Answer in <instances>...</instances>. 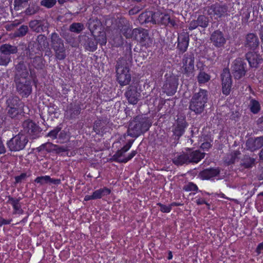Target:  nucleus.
<instances>
[{
    "label": "nucleus",
    "mask_w": 263,
    "mask_h": 263,
    "mask_svg": "<svg viewBox=\"0 0 263 263\" xmlns=\"http://www.w3.org/2000/svg\"><path fill=\"white\" fill-rule=\"evenodd\" d=\"M136 116L129 125L128 135L133 137H137L141 134L147 131L152 125V122L147 118H141Z\"/></svg>",
    "instance_id": "f257e3e1"
},
{
    "label": "nucleus",
    "mask_w": 263,
    "mask_h": 263,
    "mask_svg": "<svg viewBox=\"0 0 263 263\" xmlns=\"http://www.w3.org/2000/svg\"><path fill=\"white\" fill-rule=\"evenodd\" d=\"M208 99V92L206 90L200 89L194 94L190 106V109L195 114H201Z\"/></svg>",
    "instance_id": "f03ea898"
},
{
    "label": "nucleus",
    "mask_w": 263,
    "mask_h": 263,
    "mask_svg": "<svg viewBox=\"0 0 263 263\" xmlns=\"http://www.w3.org/2000/svg\"><path fill=\"white\" fill-rule=\"evenodd\" d=\"M27 143L26 136L23 134H18L8 141L7 145L10 151L18 152L24 149Z\"/></svg>",
    "instance_id": "7ed1b4c3"
},
{
    "label": "nucleus",
    "mask_w": 263,
    "mask_h": 263,
    "mask_svg": "<svg viewBox=\"0 0 263 263\" xmlns=\"http://www.w3.org/2000/svg\"><path fill=\"white\" fill-rule=\"evenodd\" d=\"M7 103L8 106L7 110L10 114H14L15 115H21L22 113L29 114L26 111L28 110L27 106H25L23 104L19 103V100L17 98L9 99Z\"/></svg>",
    "instance_id": "20e7f679"
},
{
    "label": "nucleus",
    "mask_w": 263,
    "mask_h": 263,
    "mask_svg": "<svg viewBox=\"0 0 263 263\" xmlns=\"http://www.w3.org/2000/svg\"><path fill=\"white\" fill-rule=\"evenodd\" d=\"M51 40L52 46L55 51L57 58L60 60H63L66 57V54L64 44L61 39L59 38L57 34L52 33Z\"/></svg>",
    "instance_id": "39448f33"
},
{
    "label": "nucleus",
    "mask_w": 263,
    "mask_h": 263,
    "mask_svg": "<svg viewBox=\"0 0 263 263\" xmlns=\"http://www.w3.org/2000/svg\"><path fill=\"white\" fill-rule=\"evenodd\" d=\"M117 77L121 85L124 86L128 84L131 80L129 68L126 66L118 64L117 67Z\"/></svg>",
    "instance_id": "423d86ee"
},
{
    "label": "nucleus",
    "mask_w": 263,
    "mask_h": 263,
    "mask_svg": "<svg viewBox=\"0 0 263 263\" xmlns=\"http://www.w3.org/2000/svg\"><path fill=\"white\" fill-rule=\"evenodd\" d=\"M133 34L134 35V39L140 42L142 46L147 47L153 43V41L149 37L147 30L135 29Z\"/></svg>",
    "instance_id": "0eeeda50"
},
{
    "label": "nucleus",
    "mask_w": 263,
    "mask_h": 263,
    "mask_svg": "<svg viewBox=\"0 0 263 263\" xmlns=\"http://www.w3.org/2000/svg\"><path fill=\"white\" fill-rule=\"evenodd\" d=\"M182 71V72L187 76H192L194 75L195 66L194 58L193 56L190 55L189 57H185L183 59Z\"/></svg>",
    "instance_id": "6e6552de"
},
{
    "label": "nucleus",
    "mask_w": 263,
    "mask_h": 263,
    "mask_svg": "<svg viewBox=\"0 0 263 263\" xmlns=\"http://www.w3.org/2000/svg\"><path fill=\"white\" fill-rule=\"evenodd\" d=\"M222 90L223 94L228 95L231 90L232 80L228 69H223L221 74Z\"/></svg>",
    "instance_id": "1a4fd4ad"
},
{
    "label": "nucleus",
    "mask_w": 263,
    "mask_h": 263,
    "mask_svg": "<svg viewBox=\"0 0 263 263\" xmlns=\"http://www.w3.org/2000/svg\"><path fill=\"white\" fill-rule=\"evenodd\" d=\"M232 71L236 79H240L246 73L245 64L241 59L235 60L232 66Z\"/></svg>",
    "instance_id": "9d476101"
},
{
    "label": "nucleus",
    "mask_w": 263,
    "mask_h": 263,
    "mask_svg": "<svg viewBox=\"0 0 263 263\" xmlns=\"http://www.w3.org/2000/svg\"><path fill=\"white\" fill-rule=\"evenodd\" d=\"M211 41L213 45L217 48L224 46L226 42V39L223 33L220 31H214L211 36Z\"/></svg>",
    "instance_id": "9b49d317"
},
{
    "label": "nucleus",
    "mask_w": 263,
    "mask_h": 263,
    "mask_svg": "<svg viewBox=\"0 0 263 263\" xmlns=\"http://www.w3.org/2000/svg\"><path fill=\"white\" fill-rule=\"evenodd\" d=\"M187 125L184 116L178 117L176 120V123L175 125L174 135L177 137H180L183 134L184 129L186 127Z\"/></svg>",
    "instance_id": "f8f14e48"
},
{
    "label": "nucleus",
    "mask_w": 263,
    "mask_h": 263,
    "mask_svg": "<svg viewBox=\"0 0 263 263\" xmlns=\"http://www.w3.org/2000/svg\"><path fill=\"white\" fill-rule=\"evenodd\" d=\"M263 146V137L256 138H250L246 142V146L248 149L253 152Z\"/></svg>",
    "instance_id": "ddd939ff"
},
{
    "label": "nucleus",
    "mask_w": 263,
    "mask_h": 263,
    "mask_svg": "<svg viewBox=\"0 0 263 263\" xmlns=\"http://www.w3.org/2000/svg\"><path fill=\"white\" fill-rule=\"evenodd\" d=\"M246 58L251 67L256 68L260 64L262 58L256 52H249L246 54Z\"/></svg>",
    "instance_id": "4468645a"
},
{
    "label": "nucleus",
    "mask_w": 263,
    "mask_h": 263,
    "mask_svg": "<svg viewBox=\"0 0 263 263\" xmlns=\"http://www.w3.org/2000/svg\"><path fill=\"white\" fill-rule=\"evenodd\" d=\"M125 95L128 102L132 104H136L138 101L140 93L137 90V88L134 86H129Z\"/></svg>",
    "instance_id": "2eb2a0df"
},
{
    "label": "nucleus",
    "mask_w": 263,
    "mask_h": 263,
    "mask_svg": "<svg viewBox=\"0 0 263 263\" xmlns=\"http://www.w3.org/2000/svg\"><path fill=\"white\" fill-rule=\"evenodd\" d=\"M23 127L25 132L30 135H33L40 132V127L34 122L27 120L23 123Z\"/></svg>",
    "instance_id": "dca6fc26"
},
{
    "label": "nucleus",
    "mask_w": 263,
    "mask_h": 263,
    "mask_svg": "<svg viewBox=\"0 0 263 263\" xmlns=\"http://www.w3.org/2000/svg\"><path fill=\"white\" fill-rule=\"evenodd\" d=\"M17 89L23 96H28L31 91L30 82L23 79L21 82H17Z\"/></svg>",
    "instance_id": "f3484780"
},
{
    "label": "nucleus",
    "mask_w": 263,
    "mask_h": 263,
    "mask_svg": "<svg viewBox=\"0 0 263 263\" xmlns=\"http://www.w3.org/2000/svg\"><path fill=\"white\" fill-rule=\"evenodd\" d=\"M152 21L155 24L166 25L170 22V16L168 14L158 11L152 14Z\"/></svg>",
    "instance_id": "a211bd4d"
},
{
    "label": "nucleus",
    "mask_w": 263,
    "mask_h": 263,
    "mask_svg": "<svg viewBox=\"0 0 263 263\" xmlns=\"http://www.w3.org/2000/svg\"><path fill=\"white\" fill-rule=\"evenodd\" d=\"M177 86V84L175 79H171L165 82L163 86L162 89L164 92L171 96L176 92Z\"/></svg>",
    "instance_id": "6ab92c4d"
},
{
    "label": "nucleus",
    "mask_w": 263,
    "mask_h": 263,
    "mask_svg": "<svg viewBox=\"0 0 263 263\" xmlns=\"http://www.w3.org/2000/svg\"><path fill=\"white\" fill-rule=\"evenodd\" d=\"M189 42V36L186 32L179 34L178 37V47L182 52L186 51Z\"/></svg>",
    "instance_id": "aec40b11"
},
{
    "label": "nucleus",
    "mask_w": 263,
    "mask_h": 263,
    "mask_svg": "<svg viewBox=\"0 0 263 263\" xmlns=\"http://www.w3.org/2000/svg\"><path fill=\"white\" fill-rule=\"evenodd\" d=\"M187 154L189 163H197L205 156V153L198 150L190 151Z\"/></svg>",
    "instance_id": "412c9836"
},
{
    "label": "nucleus",
    "mask_w": 263,
    "mask_h": 263,
    "mask_svg": "<svg viewBox=\"0 0 263 263\" xmlns=\"http://www.w3.org/2000/svg\"><path fill=\"white\" fill-rule=\"evenodd\" d=\"M226 12V9L219 5H214L208 10V13L217 19L221 17Z\"/></svg>",
    "instance_id": "4be33fe9"
},
{
    "label": "nucleus",
    "mask_w": 263,
    "mask_h": 263,
    "mask_svg": "<svg viewBox=\"0 0 263 263\" xmlns=\"http://www.w3.org/2000/svg\"><path fill=\"white\" fill-rule=\"evenodd\" d=\"M125 153L122 152V149L119 150L117 152L115 156L119 162H127L137 154V152L136 151H132L131 153L129 154L127 157L124 156Z\"/></svg>",
    "instance_id": "5701e85b"
},
{
    "label": "nucleus",
    "mask_w": 263,
    "mask_h": 263,
    "mask_svg": "<svg viewBox=\"0 0 263 263\" xmlns=\"http://www.w3.org/2000/svg\"><path fill=\"white\" fill-rule=\"evenodd\" d=\"M259 44L258 39L253 33L248 34L246 37V46L251 49L256 48Z\"/></svg>",
    "instance_id": "b1692460"
},
{
    "label": "nucleus",
    "mask_w": 263,
    "mask_h": 263,
    "mask_svg": "<svg viewBox=\"0 0 263 263\" xmlns=\"http://www.w3.org/2000/svg\"><path fill=\"white\" fill-rule=\"evenodd\" d=\"M219 173V171L217 168H209L202 171L200 176L202 179H210L217 176Z\"/></svg>",
    "instance_id": "393cba45"
},
{
    "label": "nucleus",
    "mask_w": 263,
    "mask_h": 263,
    "mask_svg": "<svg viewBox=\"0 0 263 263\" xmlns=\"http://www.w3.org/2000/svg\"><path fill=\"white\" fill-rule=\"evenodd\" d=\"M189 160L187 153H183L175 156L173 161L176 165H182L184 163H189Z\"/></svg>",
    "instance_id": "a878e982"
},
{
    "label": "nucleus",
    "mask_w": 263,
    "mask_h": 263,
    "mask_svg": "<svg viewBox=\"0 0 263 263\" xmlns=\"http://www.w3.org/2000/svg\"><path fill=\"white\" fill-rule=\"evenodd\" d=\"M110 190L107 187L97 190L93 192L95 199H100L103 196L108 195L110 193Z\"/></svg>",
    "instance_id": "bb28decb"
},
{
    "label": "nucleus",
    "mask_w": 263,
    "mask_h": 263,
    "mask_svg": "<svg viewBox=\"0 0 263 263\" xmlns=\"http://www.w3.org/2000/svg\"><path fill=\"white\" fill-rule=\"evenodd\" d=\"M1 51L5 55H9L16 52L17 49L15 47L6 44L1 47Z\"/></svg>",
    "instance_id": "cd10ccee"
},
{
    "label": "nucleus",
    "mask_w": 263,
    "mask_h": 263,
    "mask_svg": "<svg viewBox=\"0 0 263 263\" xmlns=\"http://www.w3.org/2000/svg\"><path fill=\"white\" fill-rule=\"evenodd\" d=\"M8 201L12 205L14 211V213L21 214L22 213V210L21 208L18 199L9 198Z\"/></svg>",
    "instance_id": "c85d7f7f"
},
{
    "label": "nucleus",
    "mask_w": 263,
    "mask_h": 263,
    "mask_svg": "<svg viewBox=\"0 0 263 263\" xmlns=\"http://www.w3.org/2000/svg\"><path fill=\"white\" fill-rule=\"evenodd\" d=\"M210 76L204 72L201 71L199 72L197 79L199 84H204L210 80Z\"/></svg>",
    "instance_id": "c756f323"
},
{
    "label": "nucleus",
    "mask_w": 263,
    "mask_h": 263,
    "mask_svg": "<svg viewBox=\"0 0 263 263\" xmlns=\"http://www.w3.org/2000/svg\"><path fill=\"white\" fill-rule=\"evenodd\" d=\"M83 29V25L79 23H73L70 26V30L76 33L80 32Z\"/></svg>",
    "instance_id": "7c9ffc66"
},
{
    "label": "nucleus",
    "mask_w": 263,
    "mask_h": 263,
    "mask_svg": "<svg viewBox=\"0 0 263 263\" xmlns=\"http://www.w3.org/2000/svg\"><path fill=\"white\" fill-rule=\"evenodd\" d=\"M250 109L253 114H257L260 110V104L258 102L254 100H252L250 103Z\"/></svg>",
    "instance_id": "2f4dec72"
},
{
    "label": "nucleus",
    "mask_w": 263,
    "mask_h": 263,
    "mask_svg": "<svg viewBox=\"0 0 263 263\" xmlns=\"http://www.w3.org/2000/svg\"><path fill=\"white\" fill-rule=\"evenodd\" d=\"M100 26V22L98 20H90L89 22V28L92 33Z\"/></svg>",
    "instance_id": "473e14b6"
},
{
    "label": "nucleus",
    "mask_w": 263,
    "mask_h": 263,
    "mask_svg": "<svg viewBox=\"0 0 263 263\" xmlns=\"http://www.w3.org/2000/svg\"><path fill=\"white\" fill-rule=\"evenodd\" d=\"M49 176H40L36 178L34 180L35 182L37 183H39L41 185H43L45 183H49Z\"/></svg>",
    "instance_id": "72a5a7b5"
},
{
    "label": "nucleus",
    "mask_w": 263,
    "mask_h": 263,
    "mask_svg": "<svg viewBox=\"0 0 263 263\" xmlns=\"http://www.w3.org/2000/svg\"><path fill=\"white\" fill-rule=\"evenodd\" d=\"M183 190L186 192L195 191L198 190V187L193 182H189L183 186Z\"/></svg>",
    "instance_id": "f704fd0d"
},
{
    "label": "nucleus",
    "mask_w": 263,
    "mask_h": 263,
    "mask_svg": "<svg viewBox=\"0 0 263 263\" xmlns=\"http://www.w3.org/2000/svg\"><path fill=\"white\" fill-rule=\"evenodd\" d=\"M198 26L202 27H206L208 25L207 18L204 15L199 16L197 20Z\"/></svg>",
    "instance_id": "c9c22d12"
},
{
    "label": "nucleus",
    "mask_w": 263,
    "mask_h": 263,
    "mask_svg": "<svg viewBox=\"0 0 263 263\" xmlns=\"http://www.w3.org/2000/svg\"><path fill=\"white\" fill-rule=\"evenodd\" d=\"M56 3L57 0H43L41 1V4L47 8H50L54 6Z\"/></svg>",
    "instance_id": "e433bc0d"
},
{
    "label": "nucleus",
    "mask_w": 263,
    "mask_h": 263,
    "mask_svg": "<svg viewBox=\"0 0 263 263\" xmlns=\"http://www.w3.org/2000/svg\"><path fill=\"white\" fill-rule=\"evenodd\" d=\"M61 130V128L57 127L48 134V136L52 138L56 139L57 138L58 134Z\"/></svg>",
    "instance_id": "4c0bfd02"
},
{
    "label": "nucleus",
    "mask_w": 263,
    "mask_h": 263,
    "mask_svg": "<svg viewBox=\"0 0 263 263\" xmlns=\"http://www.w3.org/2000/svg\"><path fill=\"white\" fill-rule=\"evenodd\" d=\"M158 205L159 206V207L160 208V210L162 212L169 213L172 210L171 204L164 205L163 204L159 203H158Z\"/></svg>",
    "instance_id": "58836bf2"
},
{
    "label": "nucleus",
    "mask_w": 263,
    "mask_h": 263,
    "mask_svg": "<svg viewBox=\"0 0 263 263\" xmlns=\"http://www.w3.org/2000/svg\"><path fill=\"white\" fill-rule=\"evenodd\" d=\"M97 40L100 45H105L107 40L105 33L101 32L98 38L97 39Z\"/></svg>",
    "instance_id": "ea45409f"
},
{
    "label": "nucleus",
    "mask_w": 263,
    "mask_h": 263,
    "mask_svg": "<svg viewBox=\"0 0 263 263\" xmlns=\"http://www.w3.org/2000/svg\"><path fill=\"white\" fill-rule=\"evenodd\" d=\"M28 0H15L14 6L18 9L21 7H24Z\"/></svg>",
    "instance_id": "a19ab883"
},
{
    "label": "nucleus",
    "mask_w": 263,
    "mask_h": 263,
    "mask_svg": "<svg viewBox=\"0 0 263 263\" xmlns=\"http://www.w3.org/2000/svg\"><path fill=\"white\" fill-rule=\"evenodd\" d=\"M27 30L28 28L26 26H22L19 28L18 30L17 35L23 36L26 33Z\"/></svg>",
    "instance_id": "79ce46f5"
},
{
    "label": "nucleus",
    "mask_w": 263,
    "mask_h": 263,
    "mask_svg": "<svg viewBox=\"0 0 263 263\" xmlns=\"http://www.w3.org/2000/svg\"><path fill=\"white\" fill-rule=\"evenodd\" d=\"M38 10V8L37 6L30 7L26 10V13L27 14L31 15L34 14L37 10Z\"/></svg>",
    "instance_id": "37998d69"
},
{
    "label": "nucleus",
    "mask_w": 263,
    "mask_h": 263,
    "mask_svg": "<svg viewBox=\"0 0 263 263\" xmlns=\"http://www.w3.org/2000/svg\"><path fill=\"white\" fill-rule=\"evenodd\" d=\"M133 30H132L128 28L124 32V35L126 38H133L134 39V35L133 34Z\"/></svg>",
    "instance_id": "c03bdc74"
},
{
    "label": "nucleus",
    "mask_w": 263,
    "mask_h": 263,
    "mask_svg": "<svg viewBox=\"0 0 263 263\" xmlns=\"http://www.w3.org/2000/svg\"><path fill=\"white\" fill-rule=\"evenodd\" d=\"M133 141H129L128 142V143L124 146L121 149L122 150V152L126 153L132 147V145L133 144Z\"/></svg>",
    "instance_id": "a18cd8bd"
},
{
    "label": "nucleus",
    "mask_w": 263,
    "mask_h": 263,
    "mask_svg": "<svg viewBox=\"0 0 263 263\" xmlns=\"http://www.w3.org/2000/svg\"><path fill=\"white\" fill-rule=\"evenodd\" d=\"M26 174L23 173L20 176H16L15 178L16 183L21 182L23 180H24L26 177Z\"/></svg>",
    "instance_id": "49530a36"
},
{
    "label": "nucleus",
    "mask_w": 263,
    "mask_h": 263,
    "mask_svg": "<svg viewBox=\"0 0 263 263\" xmlns=\"http://www.w3.org/2000/svg\"><path fill=\"white\" fill-rule=\"evenodd\" d=\"M198 26V24L197 21H192L189 25V28L190 30H193L196 29Z\"/></svg>",
    "instance_id": "de8ad7c7"
},
{
    "label": "nucleus",
    "mask_w": 263,
    "mask_h": 263,
    "mask_svg": "<svg viewBox=\"0 0 263 263\" xmlns=\"http://www.w3.org/2000/svg\"><path fill=\"white\" fill-rule=\"evenodd\" d=\"M196 203L198 205H201L203 204H205L206 205H208V207L210 206V204L208 203H207L203 198H199L197 199L196 200Z\"/></svg>",
    "instance_id": "09e8293b"
},
{
    "label": "nucleus",
    "mask_w": 263,
    "mask_h": 263,
    "mask_svg": "<svg viewBox=\"0 0 263 263\" xmlns=\"http://www.w3.org/2000/svg\"><path fill=\"white\" fill-rule=\"evenodd\" d=\"M211 147V144L209 142L203 143L201 145V148L203 150L207 151Z\"/></svg>",
    "instance_id": "8fccbe9b"
},
{
    "label": "nucleus",
    "mask_w": 263,
    "mask_h": 263,
    "mask_svg": "<svg viewBox=\"0 0 263 263\" xmlns=\"http://www.w3.org/2000/svg\"><path fill=\"white\" fill-rule=\"evenodd\" d=\"M87 49L91 51H93L97 49V43H92L91 45L89 44V45L87 47Z\"/></svg>",
    "instance_id": "3c124183"
},
{
    "label": "nucleus",
    "mask_w": 263,
    "mask_h": 263,
    "mask_svg": "<svg viewBox=\"0 0 263 263\" xmlns=\"http://www.w3.org/2000/svg\"><path fill=\"white\" fill-rule=\"evenodd\" d=\"M49 182L54 184H59L61 183V180L59 179H53L49 176Z\"/></svg>",
    "instance_id": "603ef678"
},
{
    "label": "nucleus",
    "mask_w": 263,
    "mask_h": 263,
    "mask_svg": "<svg viewBox=\"0 0 263 263\" xmlns=\"http://www.w3.org/2000/svg\"><path fill=\"white\" fill-rule=\"evenodd\" d=\"M36 25H39V23L37 21H32V22H30V27H31L35 31L38 32V31H39V29L34 27V26Z\"/></svg>",
    "instance_id": "864d4df0"
},
{
    "label": "nucleus",
    "mask_w": 263,
    "mask_h": 263,
    "mask_svg": "<svg viewBox=\"0 0 263 263\" xmlns=\"http://www.w3.org/2000/svg\"><path fill=\"white\" fill-rule=\"evenodd\" d=\"M54 149H55L58 153L64 152L66 151V149L63 147H59L57 145H54Z\"/></svg>",
    "instance_id": "5fc2aeb1"
},
{
    "label": "nucleus",
    "mask_w": 263,
    "mask_h": 263,
    "mask_svg": "<svg viewBox=\"0 0 263 263\" xmlns=\"http://www.w3.org/2000/svg\"><path fill=\"white\" fill-rule=\"evenodd\" d=\"M6 150L5 146L4 145L2 140L0 139V154L5 153Z\"/></svg>",
    "instance_id": "6e6d98bb"
},
{
    "label": "nucleus",
    "mask_w": 263,
    "mask_h": 263,
    "mask_svg": "<svg viewBox=\"0 0 263 263\" xmlns=\"http://www.w3.org/2000/svg\"><path fill=\"white\" fill-rule=\"evenodd\" d=\"M11 220H6L3 218H0V227L4 224H9Z\"/></svg>",
    "instance_id": "4d7b16f0"
},
{
    "label": "nucleus",
    "mask_w": 263,
    "mask_h": 263,
    "mask_svg": "<svg viewBox=\"0 0 263 263\" xmlns=\"http://www.w3.org/2000/svg\"><path fill=\"white\" fill-rule=\"evenodd\" d=\"M263 250V242L260 243L257 248H256V252L258 254H259L261 253V251Z\"/></svg>",
    "instance_id": "13d9d810"
},
{
    "label": "nucleus",
    "mask_w": 263,
    "mask_h": 263,
    "mask_svg": "<svg viewBox=\"0 0 263 263\" xmlns=\"http://www.w3.org/2000/svg\"><path fill=\"white\" fill-rule=\"evenodd\" d=\"M10 61V59L8 58H5V59H1V61L0 62V65H7Z\"/></svg>",
    "instance_id": "bf43d9fd"
},
{
    "label": "nucleus",
    "mask_w": 263,
    "mask_h": 263,
    "mask_svg": "<svg viewBox=\"0 0 263 263\" xmlns=\"http://www.w3.org/2000/svg\"><path fill=\"white\" fill-rule=\"evenodd\" d=\"M94 199H95V198H94L93 193L91 195H86L84 197L85 201H88L90 200H94Z\"/></svg>",
    "instance_id": "052dcab7"
},
{
    "label": "nucleus",
    "mask_w": 263,
    "mask_h": 263,
    "mask_svg": "<svg viewBox=\"0 0 263 263\" xmlns=\"http://www.w3.org/2000/svg\"><path fill=\"white\" fill-rule=\"evenodd\" d=\"M218 196L221 198H224V199H229L230 200H233L234 199H231V198H228L227 197H226L225 196V195L223 193H220L219 194H218Z\"/></svg>",
    "instance_id": "680f3d73"
},
{
    "label": "nucleus",
    "mask_w": 263,
    "mask_h": 263,
    "mask_svg": "<svg viewBox=\"0 0 263 263\" xmlns=\"http://www.w3.org/2000/svg\"><path fill=\"white\" fill-rule=\"evenodd\" d=\"M58 1L60 4H63L64 3H65L66 2H72L74 1L75 0H58Z\"/></svg>",
    "instance_id": "e2e57ef3"
},
{
    "label": "nucleus",
    "mask_w": 263,
    "mask_h": 263,
    "mask_svg": "<svg viewBox=\"0 0 263 263\" xmlns=\"http://www.w3.org/2000/svg\"><path fill=\"white\" fill-rule=\"evenodd\" d=\"M66 136V133L64 131H62L59 135V137L61 139H64L65 138Z\"/></svg>",
    "instance_id": "0e129e2a"
},
{
    "label": "nucleus",
    "mask_w": 263,
    "mask_h": 263,
    "mask_svg": "<svg viewBox=\"0 0 263 263\" xmlns=\"http://www.w3.org/2000/svg\"><path fill=\"white\" fill-rule=\"evenodd\" d=\"M170 204L171 205V208H172V206H180V205H182L181 203H177V202H173V203H172Z\"/></svg>",
    "instance_id": "69168bd1"
},
{
    "label": "nucleus",
    "mask_w": 263,
    "mask_h": 263,
    "mask_svg": "<svg viewBox=\"0 0 263 263\" xmlns=\"http://www.w3.org/2000/svg\"><path fill=\"white\" fill-rule=\"evenodd\" d=\"M259 158L263 160V148L260 151L259 153Z\"/></svg>",
    "instance_id": "338daca9"
},
{
    "label": "nucleus",
    "mask_w": 263,
    "mask_h": 263,
    "mask_svg": "<svg viewBox=\"0 0 263 263\" xmlns=\"http://www.w3.org/2000/svg\"><path fill=\"white\" fill-rule=\"evenodd\" d=\"M147 15H148V13H144L141 14V15H140V18H145Z\"/></svg>",
    "instance_id": "774afa93"
}]
</instances>
